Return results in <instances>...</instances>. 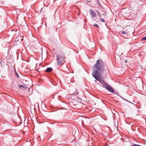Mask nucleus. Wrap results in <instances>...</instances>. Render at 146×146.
<instances>
[{"label":"nucleus","mask_w":146,"mask_h":146,"mask_svg":"<svg viewBox=\"0 0 146 146\" xmlns=\"http://www.w3.org/2000/svg\"><path fill=\"white\" fill-rule=\"evenodd\" d=\"M103 66L104 64L102 61L100 60H98L96 64L93 66V76L99 82L104 85L107 90L113 93V90L112 87L106 84L101 78V74L103 70Z\"/></svg>","instance_id":"obj_1"},{"label":"nucleus","mask_w":146,"mask_h":146,"mask_svg":"<svg viewBox=\"0 0 146 146\" xmlns=\"http://www.w3.org/2000/svg\"><path fill=\"white\" fill-rule=\"evenodd\" d=\"M65 56L63 54L57 55L56 56V60L58 65H61L63 64V62H65Z\"/></svg>","instance_id":"obj_2"},{"label":"nucleus","mask_w":146,"mask_h":146,"mask_svg":"<svg viewBox=\"0 0 146 146\" xmlns=\"http://www.w3.org/2000/svg\"><path fill=\"white\" fill-rule=\"evenodd\" d=\"M90 13L91 17H92L93 18H94L96 17V13L94 12L92 10H90Z\"/></svg>","instance_id":"obj_3"},{"label":"nucleus","mask_w":146,"mask_h":146,"mask_svg":"<svg viewBox=\"0 0 146 146\" xmlns=\"http://www.w3.org/2000/svg\"><path fill=\"white\" fill-rule=\"evenodd\" d=\"M19 87L20 88L23 89H27V88L25 84L20 85L19 86Z\"/></svg>","instance_id":"obj_4"},{"label":"nucleus","mask_w":146,"mask_h":146,"mask_svg":"<svg viewBox=\"0 0 146 146\" xmlns=\"http://www.w3.org/2000/svg\"><path fill=\"white\" fill-rule=\"evenodd\" d=\"M52 70L51 68H47L46 70V71L47 72H50L52 71Z\"/></svg>","instance_id":"obj_5"},{"label":"nucleus","mask_w":146,"mask_h":146,"mask_svg":"<svg viewBox=\"0 0 146 146\" xmlns=\"http://www.w3.org/2000/svg\"><path fill=\"white\" fill-rule=\"evenodd\" d=\"M120 33L123 35L125 34L126 33L123 31H120Z\"/></svg>","instance_id":"obj_6"},{"label":"nucleus","mask_w":146,"mask_h":146,"mask_svg":"<svg viewBox=\"0 0 146 146\" xmlns=\"http://www.w3.org/2000/svg\"><path fill=\"white\" fill-rule=\"evenodd\" d=\"M131 146H141V145H138L137 144H134L133 145H132Z\"/></svg>","instance_id":"obj_7"},{"label":"nucleus","mask_w":146,"mask_h":146,"mask_svg":"<svg viewBox=\"0 0 146 146\" xmlns=\"http://www.w3.org/2000/svg\"><path fill=\"white\" fill-rule=\"evenodd\" d=\"M94 26H95L96 27H99L96 24H94Z\"/></svg>","instance_id":"obj_8"},{"label":"nucleus","mask_w":146,"mask_h":146,"mask_svg":"<svg viewBox=\"0 0 146 146\" xmlns=\"http://www.w3.org/2000/svg\"><path fill=\"white\" fill-rule=\"evenodd\" d=\"M142 40H146V36L145 37H143V38Z\"/></svg>","instance_id":"obj_9"},{"label":"nucleus","mask_w":146,"mask_h":146,"mask_svg":"<svg viewBox=\"0 0 146 146\" xmlns=\"http://www.w3.org/2000/svg\"><path fill=\"white\" fill-rule=\"evenodd\" d=\"M101 20L102 22H105L104 20L103 19H102V18L101 19Z\"/></svg>","instance_id":"obj_10"},{"label":"nucleus","mask_w":146,"mask_h":146,"mask_svg":"<svg viewBox=\"0 0 146 146\" xmlns=\"http://www.w3.org/2000/svg\"><path fill=\"white\" fill-rule=\"evenodd\" d=\"M23 39V38L22 39H21V40H22V39Z\"/></svg>","instance_id":"obj_11"}]
</instances>
